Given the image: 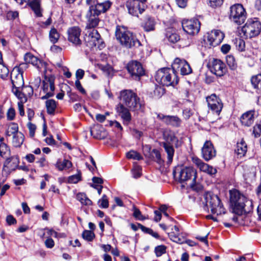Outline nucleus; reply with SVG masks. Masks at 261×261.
<instances>
[{
    "label": "nucleus",
    "mask_w": 261,
    "mask_h": 261,
    "mask_svg": "<svg viewBox=\"0 0 261 261\" xmlns=\"http://www.w3.org/2000/svg\"><path fill=\"white\" fill-rule=\"evenodd\" d=\"M229 193L230 201L234 213L242 215L249 213L252 210L253 204L251 200L248 199L236 189L230 190Z\"/></svg>",
    "instance_id": "obj_1"
},
{
    "label": "nucleus",
    "mask_w": 261,
    "mask_h": 261,
    "mask_svg": "<svg viewBox=\"0 0 261 261\" xmlns=\"http://www.w3.org/2000/svg\"><path fill=\"white\" fill-rule=\"evenodd\" d=\"M174 178L180 183H184L192 180L191 188L198 190L199 185L196 183L197 172L196 169L191 166H181L176 167L173 172Z\"/></svg>",
    "instance_id": "obj_2"
},
{
    "label": "nucleus",
    "mask_w": 261,
    "mask_h": 261,
    "mask_svg": "<svg viewBox=\"0 0 261 261\" xmlns=\"http://www.w3.org/2000/svg\"><path fill=\"white\" fill-rule=\"evenodd\" d=\"M115 36L120 44L127 48H137L141 46L140 41L126 28L122 26L117 27Z\"/></svg>",
    "instance_id": "obj_3"
},
{
    "label": "nucleus",
    "mask_w": 261,
    "mask_h": 261,
    "mask_svg": "<svg viewBox=\"0 0 261 261\" xmlns=\"http://www.w3.org/2000/svg\"><path fill=\"white\" fill-rule=\"evenodd\" d=\"M155 81L160 84L164 86H175L179 82L175 69L170 68H162L159 69L155 75Z\"/></svg>",
    "instance_id": "obj_4"
},
{
    "label": "nucleus",
    "mask_w": 261,
    "mask_h": 261,
    "mask_svg": "<svg viewBox=\"0 0 261 261\" xmlns=\"http://www.w3.org/2000/svg\"><path fill=\"white\" fill-rule=\"evenodd\" d=\"M118 98L120 103L125 105L130 111H136L141 107L140 98L131 90H123L120 92Z\"/></svg>",
    "instance_id": "obj_5"
},
{
    "label": "nucleus",
    "mask_w": 261,
    "mask_h": 261,
    "mask_svg": "<svg viewBox=\"0 0 261 261\" xmlns=\"http://www.w3.org/2000/svg\"><path fill=\"white\" fill-rule=\"evenodd\" d=\"M260 31L261 22L257 18L248 19L242 28V32L246 38L256 37L260 34Z\"/></svg>",
    "instance_id": "obj_6"
},
{
    "label": "nucleus",
    "mask_w": 261,
    "mask_h": 261,
    "mask_svg": "<svg viewBox=\"0 0 261 261\" xmlns=\"http://www.w3.org/2000/svg\"><path fill=\"white\" fill-rule=\"evenodd\" d=\"M229 17L233 23L241 25L247 18V12L242 5L236 4L230 7Z\"/></svg>",
    "instance_id": "obj_7"
},
{
    "label": "nucleus",
    "mask_w": 261,
    "mask_h": 261,
    "mask_svg": "<svg viewBox=\"0 0 261 261\" xmlns=\"http://www.w3.org/2000/svg\"><path fill=\"white\" fill-rule=\"evenodd\" d=\"M85 41L86 45L90 48L97 47L99 49H101L105 47V43L100 34L95 29L88 32V34H86L85 37Z\"/></svg>",
    "instance_id": "obj_8"
},
{
    "label": "nucleus",
    "mask_w": 261,
    "mask_h": 261,
    "mask_svg": "<svg viewBox=\"0 0 261 261\" xmlns=\"http://www.w3.org/2000/svg\"><path fill=\"white\" fill-rule=\"evenodd\" d=\"M205 200L206 206L211 208L212 214L219 215L224 213V208L217 195L207 194L205 196Z\"/></svg>",
    "instance_id": "obj_9"
},
{
    "label": "nucleus",
    "mask_w": 261,
    "mask_h": 261,
    "mask_svg": "<svg viewBox=\"0 0 261 261\" xmlns=\"http://www.w3.org/2000/svg\"><path fill=\"white\" fill-rule=\"evenodd\" d=\"M26 67L24 64H20L18 67L13 68L11 73V80L12 84V88H21L24 85L23 78V70Z\"/></svg>",
    "instance_id": "obj_10"
},
{
    "label": "nucleus",
    "mask_w": 261,
    "mask_h": 261,
    "mask_svg": "<svg viewBox=\"0 0 261 261\" xmlns=\"http://www.w3.org/2000/svg\"><path fill=\"white\" fill-rule=\"evenodd\" d=\"M201 23L197 18L184 19L182 21V27L184 31L189 35L194 36L197 35L200 31Z\"/></svg>",
    "instance_id": "obj_11"
},
{
    "label": "nucleus",
    "mask_w": 261,
    "mask_h": 261,
    "mask_svg": "<svg viewBox=\"0 0 261 261\" xmlns=\"http://www.w3.org/2000/svg\"><path fill=\"white\" fill-rule=\"evenodd\" d=\"M126 69L131 77L135 80H139L140 77L145 74V70L141 64L137 61H132L128 62Z\"/></svg>",
    "instance_id": "obj_12"
},
{
    "label": "nucleus",
    "mask_w": 261,
    "mask_h": 261,
    "mask_svg": "<svg viewBox=\"0 0 261 261\" xmlns=\"http://www.w3.org/2000/svg\"><path fill=\"white\" fill-rule=\"evenodd\" d=\"M207 67L212 73L220 77L224 75L227 70L225 64L221 60L217 59L210 60Z\"/></svg>",
    "instance_id": "obj_13"
},
{
    "label": "nucleus",
    "mask_w": 261,
    "mask_h": 261,
    "mask_svg": "<svg viewBox=\"0 0 261 261\" xmlns=\"http://www.w3.org/2000/svg\"><path fill=\"white\" fill-rule=\"evenodd\" d=\"M19 158L17 156H13L8 159L4 163L2 170V182H4L12 171L15 170L18 166Z\"/></svg>",
    "instance_id": "obj_14"
},
{
    "label": "nucleus",
    "mask_w": 261,
    "mask_h": 261,
    "mask_svg": "<svg viewBox=\"0 0 261 261\" xmlns=\"http://www.w3.org/2000/svg\"><path fill=\"white\" fill-rule=\"evenodd\" d=\"M86 3L91 9H93L94 11L99 14L106 12L112 5V3L110 1L98 2V0H86Z\"/></svg>",
    "instance_id": "obj_15"
},
{
    "label": "nucleus",
    "mask_w": 261,
    "mask_h": 261,
    "mask_svg": "<svg viewBox=\"0 0 261 261\" xmlns=\"http://www.w3.org/2000/svg\"><path fill=\"white\" fill-rule=\"evenodd\" d=\"M42 89L46 94L41 97L42 99H45L54 95L55 79L52 76H45L43 81Z\"/></svg>",
    "instance_id": "obj_16"
},
{
    "label": "nucleus",
    "mask_w": 261,
    "mask_h": 261,
    "mask_svg": "<svg viewBox=\"0 0 261 261\" xmlns=\"http://www.w3.org/2000/svg\"><path fill=\"white\" fill-rule=\"evenodd\" d=\"M208 108L212 111L219 115L223 108L221 100L215 94H213L206 97Z\"/></svg>",
    "instance_id": "obj_17"
},
{
    "label": "nucleus",
    "mask_w": 261,
    "mask_h": 261,
    "mask_svg": "<svg viewBox=\"0 0 261 261\" xmlns=\"http://www.w3.org/2000/svg\"><path fill=\"white\" fill-rule=\"evenodd\" d=\"M172 67L175 69V70H179L182 75H188L192 72L190 64L185 60L179 58L175 59Z\"/></svg>",
    "instance_id": "obj_18"
},
{
    "label": "nucleus",
    "mask_w": 261,
    "mask_h": 261,
    "mask_svg": "<svg viewBox=\"0 0 261 261\" xmlns=\"http://www.w3.org/2000/svg\"><path fill=\"white\" fill-rule=\"evenodd\" d=\"M224 34L219 30H214L207 34V40L210 45L216 46L219 45L224 38Z\"/></svg>",
    "instance_id": "obj_19"
},
{
    "label": "nucleus",
    "mask_w": 261,
    "mask_h": 261,
    "mask_svg": "<svg viewBox=\"0 0 261 261\" xmlns=\"http://www.w3.org/2000/svg\"><path fill=\"white\" fill-rule=\"evenodd\" d=\"M192 161L193 163L199 168L200 171L211 175H215L217 172L216 168L204 163L201 159L197 156H192Z\"/></svg>",
    "instance_id": "obj_20"
},
{
    "label": "nucleus",
    "mask_w": 261,
    "mask_h": 261,
    "mask_svg": "<svg viewBox=\"0 0 261 261\" xmlns=\"http://www.w3.org/2000/svg\"><path fill=\"white\" fill-rule=\"evenodd\" d=\"M99 14L95 11H94L93 9L89 7L86 15L87 19L86 29H94L99 24L100 19L99 18Z\"/></svg>",
    "instance_id": "obj_21"
},
{
    "label": "nucleus",
    "mask_w": 261,
    "mask_h": 261,
    "mask_svg": "<svg viewBox=\"0 0 261 261\" xmlns=\"http://www.w3.org/2000/svg\"><path fill=\"white\" fill-rule=\"evenodd\" d=\"M81 30L78 27L69 28L67 31L68 40L75 45H80L82 40L80 39Z\"/></svg>",
    "instance_id": "obj_22"
},
{
    "label": "nucleus",
    "mask_w": 261,
    "mask_h": 261,
    "mask_svg": "<svg viewBox=\"0 0 261 261\" xmlns=\"http://www.w3.org/2000/svg\"><path fill=\"white\" fill-rule=\"evenodd\" d=\"M126 8L129 14L133 16H138L145 10L144 4H141L137 1H130L127 2Z\"/></svg>",
    "instance_id": "obj_23"
},
{
    "label": "nucleus",
    "mask_w": 261,
    "mask_h": 261,
    "mask_svg": "<svg viewBox=\"0 0 261 261\" xmlns=\"http://www.w3.org/2000/svg\"><path fill=\"white\" fill-rule=\"evenodd\" d=\"M24 60L26 63V64H25L26 65L27 64H31L40 71L43 68L44 69L46 68V63L40 60L31 53H28L25 54L24 56Z\"/></svg>",
    "instance_id": "obj_24"
},
{
    "label": "nucleus",
    "mask_w": 261,
    "mask_h": 261,
    "mask_svg": "<svg viewBox=\"0 0 261 261\" xmlns=\"http://www.w3.org/2000/svg\"><path fill=\"white\" fill-rule=\"evenodd\" d=\"M203 158L208 161L216 156V151L214 149L212 143L210 141H206L201 150Z\"/></svg>",
    "instance_id": "obj_25"
},
{
    "label": "nucleus",
    "mask_w": 261,
    "mask_h": 261,
    "mask_svg": "<svg viewBox=\"0 0 261 261\" xmlns=\"http://www.w3.org/2000/svg\"><path fill=\"white\" fill-rule=\"evenodd\" d=\"M256 117V112L254 110H249L244 113L241 115L240 122L242 125L249 127L253 124Z\"/></svg>",
    "instance_id": "obj_26"
},
{
    "label": "nucleus",
    "mask_w": 261,
    "mask_h": 261,
    "mask_svg": "<svg viewBox=\"0 0 261 261\" xmlns=\"http://www.w3.org/2000/svg\"><path fill=\"white\" fill-rule=\"evenodd\" d=\"M157 118L162 120L166 124L175 127H179L181 122V119L177 116L164 115L163 114H159Z\"/></svg>",
    "instance_id": "obj_27"
},
{
    "label": "nucleus",
    "mask_w": 261,
    "mask_h": 261,
    "mask_svg": "<svg viewBox=\"0 0 261 261\" xmlns=\"http://www.w3.org/2000/svg\"><path fill=\"white\" fill-rule=\"evenodd\" d=\"M18 3L22 5L24 2H29V6L33 11L37 17L42 16V9L41 8V0H15Z\"/></svg>",
    "instance_id": "obj_28"
},
{
    "label": "nucleus",
    "mask_w": 261,
    "mask_h": 261,
    "mask_svg": "<svg viewBox=\"0 0 261 261\" xmlns=\"http://www.w3.org/2000/svg\"><path fill=\"white\" fill-rule=\"evenodd\" d=\"M116 110L117 113L125 123L126 124L129 123L132 119L131 114L129 112L130 110L128 108H126L125 105L119 102V103L117 105Z\"/></svg>",
    "instance_id": "obj_29"
},
{
    "label": "nucleus",
    "mask_w": 261,
    "mask_h": 261,
    "mask_svg": "<svg viewBox=\"0 0 261 261\" xmlns=\"http://www.w3.org/2000/svg\"><path fill=\"white\" fill-rule=\"evenodd\" d=\"M243 176L246 182H252L255 180L256 176V169L253 166L244 167Z\"/></svg>",
    "instance_id": "obj_30"
},
{
    "label": "nucleus",
    "mask_w": 261,
    "mask_h": 261,
    "mask_svg": "<svg viewBox=\"0 0 261 261\" xmlns=\"http://www.w3.org/2000/svg\"><path fill=\"white\" fill-rule=\"evenodd\" d=\"M166 37L168 39V41L172 43H175L178 41H180V46L182 47L188 46L190 45V41L188 40L187 43H183V40H180V36L178 34L176 33H171L170 32H167L166 33Z\"/></svg>",
    "instance_id": "obj_31"
},
{
    "label": "nucleus",
    "mask_w": 261,
    "mask_h": 261,
    "mask_svg": "<svg viewBox=\"0 0 261 261\" xmlns=\"http://www.w3.org/2000/svg\"><path fill=\"white\" fill-rule=\"evenodd\" d=\"M161 145L163 146L167 154V163L171 164L174 154V149L173 146L168 141L162 142Z\"/></svg>",
    "instance_id": "obj_32"
},
{
    "label": "nucleus",
    "mask_w": 261,
    "mask_h": 261,
    "mask_svg": "<svg viewBox=\"0 0 261 261\" xmlns=\"http://www.w3.org/2000/svg\"><path fill=\"white\" fill-rule=\"evenodd\" d=\"M247 150V146L243 140H241L240 142H238L235 149V152L238 155V158L244 156Z\"/></svg>",
    "instance_id": "obj_33"
},
{
    "label": "nucleus",
    "mask_w": 261,
    "mask_h": 261,
    "mask_svg": "<svg viewBox=\"0 0 261 261\" xmlns=\"http://www.w3.org/2000/svg\"><path fill=\"white\" fill-rule=\"evenodd\" d=\"M91 134L93 137L97 139H104L107 136V133L103 130V128L99 126L92 128L91 130Z\"/></svg>",
    "instance_id": "obj_34"
},
{
    "label": "nucleus",
    "mask_w": 261,
    "mask_h": 261,
    "mask_svg": "<svg viewBox=\"0 0 261 261\" xmlns=\"http://www.w3.org/2000/svg\"><path fill=\"white\" fill-rule=\"evenodd\" d=\"M72 166V163L66 159H64L63 161L58 160L56 164V168L60 171L69 169Z\"/></svg>",
    "instance_id": "obj_35"
},
{
    "label": "nucleus",
    "mask_w": 261,
    "mask_h": 261,
    "mask_svg": "<svg viewBox=\"0 0 261 261\" xmlns=\"http://www.w3.org/2000/svg\"><path fill=\"white\" fill-rule=\"evenodd\" d=\"M45 105L47 113L49 115H54L57 108L56 101L54 99H49L46 101Z\"/></svg>",
    "instance_id": "obj_36"
},
{
    "label": "nucleus",
    "mask_w": 261,
    "mask_h": 261,
    "mask_svg": "<svg viewBox=\"0 0 261 261\" xmlns=\"http://www.w3.org/2000/svg\"><path fill=\"white\" fill-rule=\"evenodd\" d=\"M144 30L146 32L151 31L154 30L155 22L153 18L148 17L142 25Z\"/></svg>",
    "instance_id": "obj_37"
},
{
    "label": "nucleus",
    "mask_w": 261,
    "mask_h": 261,
    "mask_svg": "<svg viewBox=\"0 0 261 261\" xmlns=\"http://www.w3.org/2000/svg\"><path fill=\"white\" fill-rule=\"evenodd\" d=\"M13 136V145L15 147H20L23 142L24 136L20 132H19V133H17Z\"/></svg>",
    "instance_id": "obj_38"
},
{
    "label": "nucleus",
    "mask_w": 261,
    "mask_h": 261,
    "mask_svg": "<svg viewBox=\"0 0 261 261\" xmlns=\"http://www.w3.org/2000/svg\"><path fill=\"white\" fill-rule=\"evenodd\" d=\"M20 88H12V92L20 100L19 102L25 103L27 101V93L19 90Z\"/></svg>",
    "instance_id": "obj_39"
},
{
    "label": "nucleus",
    "mask_w": 261,
    "mask_h": 261,
    "mask_svg": "<svg viewBox=\"0 0 261 261\" xmlns=\"http://www.w3.org/2000/svg\"><path fill=\"white\" fill-rule=\"evenodd\" d=\"M76 198L83 205L89 206L92 204V201L84 193H78L76 195Z\"/></svg>",
    "instance_id": "obj_40"
},
{
    "label": "nucleus",
    "mask_w": 261,
    "mask_h": 261,
    "mask_svg": "<svg viewBox=\"0 0 261 261\" xmlns=\"http://www.w3.org/2000/svg\"><path fill=\"white\" fill-rule=\"evenodd\" d=\"M18 126L17 124L15 123H11L8 127L6 131V135L8 136L14 135L18 132Z\"/></svg>",
    "instance_id": "obj_41"
},
{
    "label": "nucleus",
    "mask_w": 261,
    "mask_h": 261,
    "mask_svg": "<svg viewBox=\"0 0 261 261\" xmlns=\"http://www.w3.org/2000/svg\"><path fill=\"white\" fill-rule=\"evenodd\" d=\"M49 38L50 42L55 43L57 42L60 38V34L55 28H53L50 30Z\"/></svg>",
    "instance_id": "obj_42"
},
{
    "label": "nucleus",
    "mask_w": 261,
    "mask_h": 261,
    "mask_svg": "<svg viewBox=\"0 0 261 261\" xmlns=\"http://www.w3.org/2000/svg\"><path fill=\"white\" fill-rule=\"evenodd\" d=\"M237 49L240 51H243L245 49V41L240 38H237L233 40Z\"/></svg>",
    "instance_id": "obj_43"
},
{
    "label": "nucleus",
    "mask_w": 261,
    "mask_h": 261,
    "mask_svg": "<svg viewBox=\"0 0 261 261\" xmlns=\"http://www.w3.org/2000/svg\"><path fill=\"white\" fill-rule=\"evenodd\" d=\"M251 83L255 88L261 89V74L253 76L251 80Z\"/></svg>",
    "instance_id": "obj_44"
},
{
    "label": "nucleus",
    "mask_w": 261,
    "mask_h": 261,
    "mask_svg": "<svg viewBox=\"0 0 261 261\" xmlns=\"http://www.w3.org/2000/svg\"><path fill=\"white\" fill-rule=\"evenodd\" d=\"M126 156L127 159L140 160L143 159L141 155L138 152L134 150H130L126 153Z\"/></svg>",
    "instance_id": "obj_45"
},
{
    "label": "nucleus",
    "mask_w": 261,
    "mask_h": 261,
    "mask_svg": "<svg viewBox=\"0 0 261 261\" xmlns=\"http://www.w3.org/2000/svg\"><path fill=\"white\" fill-rule=\"evenodd\" d=\"M9 70L8 67L3 63H0V77L5 79L8 77Z\"/></svg>",
    "instance_id": "obj_46"
},
{
    "label": "nucleus",
    "mask_w": 261,
    "mask_h": 261,
    "mask_svg": "<svg viewBox=\"0 0 261 261\" xmlns=\"http://www.w3.org/2000/svg\"><path fill=\"white\" fill-rule=\"evenodd\" d=\"M226 60L227 64L231 69H234L237 67V62L232 55H227Z\"/></svg>",
    "instance_id": "obj_47"
},
{
    "label": "nucleus",
    "mask_w": 261,
    "mask_h": 261,
    "mask_svg": "<svg viewBox=\"0 0 261 261\" xmlns=\"http://www.w3.org/2000/svg\"><path fill=\"white\" fill-rule=\"evenodd\" d=\"M82 176L81 172H78V173L75 175L70 176L68 178V182L69 184H76L79 181L81 180Z\"/></svg>",
    "instance_id": "obj_48"
},
{
    "label": "nucleus",
    "mask_w": 261,
    "mask_h": 261,
    "mask_svg": "<svg viewBox=\"0 0 261 261\" xmlns=\"http://www.w3.org/2000/svg\"><path fill=\"white\" fill-rule=\"evenodd\" d=\"M45 230H46V232L49 237L53 236L54 237H55L56 238H63L65 237L64 233H58L53 229H49L48 228H45Z\"/></svg>",
    "instance_id": "obj_49"
},
{
    "label": "nucleus",
    "mask_w": 261,
    "mask_h": 261,
    "mask_svg": "<svg viewBox=\"0 0 261 261\" xmlns=\"http://www.w3.org/2000/svg\"><path fill=\"white\" fill-rule=\"evenodd\" d=\"M82 237L88 241H92L95 237V234L92 231L86 230L83 231Z\"/></svg>",
    "instance_id": "obj_50"
},
{
    "label": "nucleus",
    "mask_w": 261,
    "mask_h": 261,
    "mask_svg": "<svg viewBox=\"0 0 261 261\" xmlns=\"http://www.w3.org/2000/svg\"><path fill=\"white\" fill-rule=\"evenodd\" d=\"M99 206L102 208H108L109 207V201L106 195H102V198L99 200Z\"/></svg>",
    "instance_id": "obj_51"
},
{
    "label": "nucleus",
    "mask_w": 261,
    "mask_h": 261,
    "mask_svg": "<svg viewBox=\"0 0 261 261\" xmlns=\"http://www.w3.org/2000/svg\"><path fill=\"white\" fill-rule=\"evenodd\" d=\"M141 167L139 165L134 166V168L132 170L133 177L135 178H139L141 175Z\"/></svg>",
    "instance_id": "obj_52"
},
{
    "label": "nucleus",
    "mask_w": 261,
    "mask_h": 261,
    "mask_svg": "<svg viewBox=\"0 0 261 261\" xmlns=\"http://www.w3.org/2000/svg\"><path fill=\"white\" fill-rule=\"evenodd\" d=\"M133 216L136 219H137L139 220H143L145 219V217L142 215L140 211L138 208H137L135 206H133Z\"/></svg>",
    "instance_id": "obj_53"
},
{
    "label": "nucleus",
    "mask_w": 261,
    "mask_h": 261,
    "mask_svg": "<svg viewBox=\"0 0 261 261\" xmlns=\"http://www.w3.org/2000/svg\"><path fill=\"white\" fill-rule=\"evenodd\" d=\"M9 153V149L7 145L4 143H2L0 144V155L4 157Z\"/></svg>",
    "instance_id": "obj_54"
},
{
    "label": "nucleus",
    "mask_w": 261,
    "mask_h": 261,
    "mask_svg": "<svg viewBox=\"0 0 261 261\" xmlns=\"http://www.w3.org/2000/svg\"><path fill=\"white\" fill-rule=\"evenodd\" d=\"M252 134L255 138H258L261 135V125L259 123H256L253 127Z\"/></svg>",
    "instance_id": "obj_55"
},
{
    "label": "nucleus",
    "mask_w": 261,
    "mask_h": 261,
    "mask_svg": "<svg viewBox=\"0 0 261 261\" xmlns=\"http://www.w3.org/2000/svg\"><path fill=\"white\" fill-rule=\"evenodd\" d=\"M164 89L161 86H156L153 91L154 96L156 98H160L163 95Z\"/></svg>",
    "instance_id": "obj_56"
},
{
    "label": "nucleus",
    "mask_w": 261,
    "mask_h": 261,
    "mask_svg": "<svg viewBox=\"0 0 261 261\" xmlns=\"http://www.w3.org/2000/svg\"><path fill=\"white\" fill-rule=\"evenodd\" d=\"M166 247L164 245L158 246L155 248V252L157 256H160L166 252Z\"/></svg>",
    "instance_id": "obj_57"
},
{
    "label": "nucleus",
    "mask_w": 261,
    "mask_h": 261,
    "mask_svg": "<svg viewBox=\"0 0 261 261\" xmlns=\"http://www.w3.org/2000/svg\"><path fill=\"white\" fill-rule=\"evenodd\" d=\"M224 0H209L210 6L213 8H216L220 7L223 3Z\"/></svg>",
    "instance_id": "obj_58"
},
{
    "label": "nucleus",
    "mask_w": 261,
    "mask_h": 261,
    "mask_svg": "<svg viewBox=\"0 0 261 261\" xmlns=\"http://www.w3.org/2000/svg\"><path fill=\"white\" fill-rule=\"evenodd\" d=\"M27 126L29 129L30 136L32 138L34 137L35 133V130L36 129V125L31 123V122H29L28 123Z\"/></svg>",
    "instance_id": "obj_59"
},
{
    "label": "nucleus",
    "mask_w": 261,
    "mask_h": 261,
    "mask_svg": "<svg viewBox=\"0 0 261 261\" xmlns=\"http://www.w3.org/2000/svg\"><path fill=\"white\" fill-rule=\"evenodd\" d=\"M8 20L15 19L18 16V13L17 11H8L6 13Z\"/></svg>",
    "instance_id": "obj_60"
},
{
    "label": "nucleus",
    "mask_w": 261,
    "mask_h": 261,
    "mask_svg": "<svg viewBox=\"0 0 261 261\" xmlns=\"http://www.w3.org/2000/svg\"><path fill=\"white\" fill-rule=\"evenodd\" d=\"M44 244L46 248L51 249L55 246V242L50 237H48L45 241Z\"/></svg>",
    "instance_id": "obj_61"
},
{
    "label": "nucleus",
    "mask_w": 261,
    "mask_h": 261,
    "mask_svg": "<svg viewBox=\"0 0 261 261\" xmlns=\"http://www.w3.org/2000/svg\"><path fill=\"white\" fill-rule=\"evenodd\" d=\"M22 91L27 93V97L31 96L33 94V86H25L22 89Z\"/></svg>",
    "instance_id": "obj_62"
},
{
    "label": "nucleus",
    "mask_w": 261,
    "mask_h": 261,
    "mask_svg": "<svg viewBox=\"0 0 261 261\" xmlns=\"http://www.w3.org/2000/svg\"><path fill=\"white\" fill-rule=\"evenodd\" d=\"M7 118L9 120H12L15 116V111L14 108H10L9 109L7 113Z\"/></svg>",
    "instance_id": "obj_63"
},
{
    "label": "nucleus",
    "mask_w": 261,
    "mask_h": 261,
    "mask_svg": "<svg viewBox=\"0 0 261 261\" xmlns=\"http://www.w3.org/2000/svg\"><path fill=\"white\" fill-rule=\"evenodd\" d=\"M182 114L186 119H188L193 115V112L190 108H185L183 110Z\"/></svg>",
    "instance_id": "obj_64"
}]
</instances>
